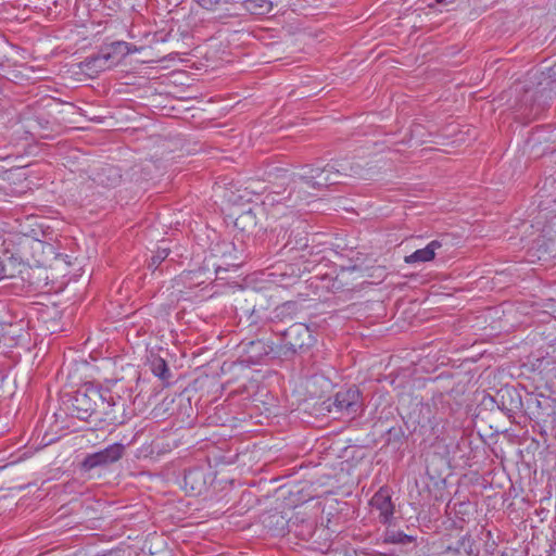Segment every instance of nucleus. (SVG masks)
Listing matches in <instances>:
<instances>
[{
  "mask_svg": "<svg viewBox=\"0 0 556 556\" xmlns=\"http://www.w3.org/2000/svg\"><path fill=\"white\" fill-rule=\"evenodd\" d=\"M307 229L308 224L300 217L293 215L282 217L270 231L268 245L270 251L292 260H306L313 254Z\"/></svg>",
  "mask_w": 556,
  "mask_h": 556,
  "instance_id": "1",
  "label": "nucleus"
},
{
  "mask_svg": "<svg viewBox=\"0 0 556 556\" xmlns=\"http://www.w3.org/2000/svg\"><path fill=\"white\" fill-rule=\"evenodd\" d=\"M113 395L109 392H101L93 387H86L75 392L72 400V415L80 420H88L91 417L102 419L110 424H122L123 419L115 407Z\"/></svg>",
  "mask_w": 556,
  "mask_h": 556,
  "instance_id": "2",
  "label": "nucleus"
},
{
  "mask_svg": "<svg viewBox=\"0 0 556 556\" xmlns=\"http://www.w3.org/2000/svg\"><path fill=\"white\" fill-rule=\"evenodd\" d=\"M359 165H354L346 159L332 160L324 167L306 165L303 173L299 174V180L308 188L323 190L329 186L343 184V179L358 175Z\"/></svg>",
  "mask_w": 556,
  "mask_h": 556,
  "instance_id": "3",
  "label": "nucleus"
},
{
  "mask_svg": "<svg viewBox=\"0 0 556 556\" xmlns=\"http://www.w3.org/2000/svg\"><path fill=\"white\" fill-rule=\"evenodd\" d=\"M290 532L300 540L312 541L319 546L331 536L328 529L317 527L316 518L306 511H296L291 517Z\"/></svg>",
  "mask_w": 556,
  "mask_h": 556,
  "instance_id": "4",
  "label": "nucleus"
},
{
  "mask_svg": "<svg viewBox=\"0 0 556 556\" xmlns=\"http://www.w3.org/2000/svg\"><path fill=\"white\" fill-rule=\"evenodd\" d=\"M137 48L125 41H114L102 47L94 55L86 60L89 70L104 71L118 64L125 56L136 52Z\"/></svg>",
  "mask_w": 556,
  "mask_h": 556,
  "instance_id": "5",
  "label": "nucleus"
},
{
  "mask_svg": "<svg viewBox=\"0 0 556 556\" xmlns=\"http://www.w3.org/2000/svg\"><path fill=\"white\" fill-rule=\"evenodd\" d=\"M313 341L314 339L308 327L304 324L296 323L282 332L277 353L281 356L289 357L298 351L312 345Z\"/></svg>",
  "mask_w": 556,
  "mask_h": 556,
  "instance_id": "6",
  "label": "nucleus"
},
{
  "mask_svg": "<svg viewBox=\"0 0 556 556\" xmlns=\"http://www.w3.org/2000/svg\"><path fill=\"white\" fill-rule=\"evenodd\" d=\"M125 452V446L122 443H113L105 448L88 454L80 464L85 471H90L98 467H105L119 460Z\"/></svg>",
  "mask_w": 556,
  "mask_h": 556,
  "instance_id": "7",
  "label": "nucleus"
},
{
  "mask_svg": "<svg viewBox=\"0 0 556 556\" xmlns=\"http://www.w3.org/2000/svg\"><path fill=\"white\" fill-rule=\"evenodd\" d=\"M332 406L336 413L344 417L354 418L362 406V395L356 387H351L336 393Z\"/></svg>",
  "mask_w": 556,
  "mask_h": 556,
  "instance_id": "8",
  "label": "nucleus"
},
{
  "mask_svg": "<svg viewBox=\"0 0 556 556\" xmlns=\"http://www.w3.org/2000/svg\"><path fill=\"white\" fill-rule=\"evenodd\" d=\"M371 511L377 514V518L383 525H391L394 515V504L391 498L390 490L380 488L370 500Z\"/></svg>",
  "mask_w": 556,
  "mask_h": 556,
  "instance_id": "9",
  "label": "nucleus"
},
{
  "mask_svg": "<svg viewBox=\"0 0 556 556\" xmlns=\"http://www.w3.org/2000/svg\"><path fill=\"white\" fill-rule=\"evenodd\" d=\"M291 517L287 518L280 511L268 513L263 516L262 523L271 536H283L290 531Z\"/></svg>",
  "mask_w": 556,
  "mask_h": 556,
  "instance_id": "10",
  "label": "nucleus"
},
{
  "mask_svg": "<svg viewBox=\"0 0 556 556\" xmlns=\"http://www.w3.org/2000/svg\"><path fill=\"white\" fill-rule=\"evenodd\" d=\"M205 471L199 467L185 471L184 486L193 495H200L206 489Z\"/></svg>",
  "mask_w": 556,
  "mask_h": 556,
  "instance_id": "11",
  "label": "nucleus"
},
{
  "mask_svg": "<svg viewBox=\"0 0 556 556\" xmlns=\"http://www.w3.org/2000/svg\"><path fill=\"white\" fill-rule=\"evenodd\" d=\"M240 348L247 355V362L252 364H258L264 356L273 352V346L263 340L242 341Z\"/></svg>",
  "mask_w": 556,
  "mask_h": 556,
  "instance_id": "12",
  "label": "nucleus"
},
{
  "mask_svg": "<svg viewBox=\"0 0 556 556\" xmlns=\"http://www.w3.org/2000/svg\"><path fill=\"white\" fill-rule=\"evenodd\" d=\"M93 181L105 188H114L122 180L121 169L113 165H103L93 174Z\"/></svg>",
  "mask_w": 556,
  "mask_h": 556,
  "instance_id": "13",
  "label": "nucleus"
},
{
  "mask_svg": "<svg viewBox=\"0 0 556 556\" xmlns=\"http://www.w3.org/2000/svg\"><path fill=\"white\" fill-rule=\"evenodd\" d=\"M442 248V242L439 240L430 241L425 248L418 249L409 255L404 257L406 264L427 263L434 260L437 251Z\"/></svg>",
  "mask_w": 556,
  "mask_h": 556,
  "instance_id": "14",
  "label": "nucleus"
},
{
  "mask_svg": "<svg viewBox=\"0 0 556 556\" xmlns=\"http://www.w3.org/2000/svg\"><path fill=\"white\" fill-rule=\"evenodd\" d=\"M242 5L245 11L254 15L268 14L273 9V4L268 0H244Z\"/></svg>",
  "mask_w": 556,
  "mask_h": 556,
  "instance_id": "15",
  "label": "nucleus"
},
{
  "mask_svg": "<svg viewBox=\"0 0 556 556\" xmlns=\"http://www.w3.org/2000/svg\"><path fill=\"white\" fill-rule=\"evenodd\" d=\"M383 542L391 544L408 545L415 542V538L413 535L405 534L400 530L387 529L383 534Z\"/></svg>",
  "mask_w": 556,
  "mask_h": 556,
  "instance_id": "16",
  "label": "nucleus"
},
{
  "mask_svg": "<svg viewBox=\"0 0 556 556\" xmlns=\"http://www.w3.org/2000/svg\"><path fill=\"white\" fill-rule=\"evenodd\" d=\"M475 541L469 533L464 534L460 539H458L454 546L448 545L446 547L447 551H454L458 554H467L470 555L473 552Z\"/></svg>",
  "mask_w": 556,
  "mask_h": 556,
  "instance_id": "17",
  "label": "nucleus"
},
{
  "mask_svg": "<svg viewBox=\"0 0 556 556\" xmlns=\"http://www.w3.org/2000/svg\"><path fill=\"white\" fill-rule=\"evenodd\" d=\"M170 253L169 248L159 247L155 254L151 257L148 267L153 271L159 268V266L164 262Z\"/></svg>",
  "mask_w": 556,
  "mask_h": 556,
  "instance_id": "18",
  "label": "nucleus"
},
{
  "mask_svg": "<svg viewBox=\"0 0 556 556\" xmlns=\"http://www.w3.org/2000/svg\"><path fill=\"white\" fill-rule=\"evenodd\" d=\"M152 371L161 379H167L170 376L168 366L163 358H157L152 363Z\"/></svg>",
  "mask_w": 556,
  "mask_h": 556,
  "instance_id": "19",
  "label": "nucleus"
},
{
  "mask_svg": "<svg viewBox=\"0 0 556 556\" xmlns=\"http://www.w3.org/2000/svg\"><path fill=\"white\" fill-rule=\"evenodd\" d=\"M198 3L205 10H213L220 0H197Z\"/></svg>",
  "mask_w": 556,
  "mask_h": 556,
  "instance_id": "20",
  "label": "nucleus"
},
{
  "mask_svg": "<svg viewBox=\"0 0 556 556\" xmlns=\"http://www.w3.org/2000/svg\"><path fill=\"white\" fill-rule=\"evenodd\" d=\"M513 404H515L511 408H508L509 410H513L514 408H518L519 405H521V400L518 399L517 401H511Z\"/></svg>",
  "mask_w": 556,
  "mask_h": 556,
  "instance_id": "21",
  "label": "nucleus"
},
{
  "mask_svg": "<svg viewBox=\"0 0 556 556\" xmlns=\"http://www.w3.org/2000/svg\"><path fill=\"white\" fill-rule=\"evenodd\" d=\"M455 0H435V2L438 4H446V3H452L454 2Z\"/></svg>",
  "mask_w": 556,
  "mask_h": 556,
  "instance_id": "22",
  "label": "nucleus"
},
{
  "mask_svg": "<svg viewBox=\"0 0 556 556\" xmlns=\"http://www.w3.org/2000/svg\"><path fill=\"white\" fill-rule=\"evenodd\" d=\"M20 274L22 275V278L25 279L24 274L28 275L29 274V269L28 268L21 269Z\"/></svg>",
  "mask_w": 556,
  "mask_h": 556,
  "instance_id": "23",
  "label": "nucleus"
},
{
  "mask_svg": "<svg viewBox=\"0 0 556 556\" xmlns=\"http://www.w3.org/2000/svg\"><path fill=\"white\" fill-rule=\"evenodd\" d=\"M549 403V399H545L544 402L538 401V406L542 407L543 404L547 405Z\"/></svg>",
  "mask_w": 556,
  "mask_h": 556,
  "instance_id": "24",
  "label": "nucleus"
}]
</instances>
